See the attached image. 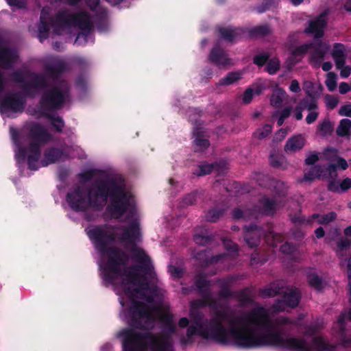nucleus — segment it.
<instances>
[{
  "instance_id": "4d7b16f0",
  "label": "nucleus",
  "mask_w": 351,
  "mask_h": 351,
  "mask_svg": "<svg viewBox=\"0 0 351 351\" xmlns=\"http://www.w3.org/2000/svg\"><path fill=\"white\" fill-rule=\"evenodd\" d=\"M318 130L324 135L330 134L333 130L331 123L329 120H324L318 126Z\"/></svg>"
},
{
  "instance_id": "58836bf2",
  "label": "nucleus",
  "mask_w": 351,
  "mask_h": 351,
  "mask_svg": "<svg viewBox=\"0 0 351 351\" xmlns=\"http://www.w3.org/2000/svg\"><path fill=\"white\" fill-rule=\"evenodd\" d=\"M242 73L240 72H229L227 75L219 80V84L221 86L231 85L241 79Z\"/></svg>"
},
{
  "instance_id": "774afa93",
  "label": "nucleus",
  "mask_w": 351,
  "mask_h": 351,
  "mask_svg": "<svg viewBox=\"0 0 351 351\" xmlns=\"http://www.w3.org/2000/svg\"><path fill=\"white\" fill-rule=\"evenodd\" d=\"M325 100L327 108L331 110L336 108L339 103L338 98L330 95H327L325 97Z\"/></svg>"
},
{
  "instance_id": "7ed1b4c3",
  "label": "nucleus",
  "mask_w": 351,
  "mask_h": 351,
  "mask_svg": "<svg viewBox=\"0 0 351 351\" xmlns=\"http://www.w3.org/2000/svg\"><path fill=\"white\" fill-rule=\"evenodd\" d=\"M125 213V221L135 215V197L125 177L111 169V219H119Z\"/></svg>"
},
{
  "instance_id": "473e14b6",
  "label": "nucleus",
  "mask_w": 351,
  "mask_h": 351,
  "mask_svg": "<svg viewBox=\"0 0 351 351\" xmlns=\"http://www.w3.org/2000/svg\"><path fill=\"white\" fill-rule=\"evenodd\" d=\"M306 97L302 98L300 101L298 105H300L304 110L306 109L309 111L317 109V101L314 93L311 90H306Z\"/></svg>"
},
{
  "instance_id": "2eb2a0df",
  "label": "nucleus",
  "mask_w": 351,
  "mask_h": 351,
  "mask_svg": "<svg viewBox=\"0 0 351 351\" xmlns=\"http://www.w3.org/2000/svg\"><path fill=\"white\" fill-rule=\"evenodd\" d=\"M282 293V299L276 300L273 304L272 308L275 312H282L286 306L294 308L298 306L301 294L298 289H292Z\"/></svg>"
},
{
  "instance_id": "aec40b11",
  "label": "nucleus",
  "mask_w": 351,
  "mask_h": 351,
  "mask_svg": "<svg viewBox=\"0 0 351 351\" xmlns=\"http://www.w3.org/2000/svg\"><path fill=\"white\" fill-rule=\"evenodd\" d=\"M208 60L218 66H227L231 64V59L228 57L225 50L218 44L212 48Z\"/></svg>"
},
{
  "instance_id": "e2e57ef3",
  "label": "nucleus",
  "mask_w": 351,
  "mask_h": 351,
  "mask_svg": "<svg viewBox=\"0 0 351 351\" xmlns=\"http://www.w3.org/2000/svg\"><path fill=\"white\" fill-rule=\"evenodd\" d=\"M11 77H12V81L16 83L24 84L23 86L27 84L25 82V75H24L23 73L20 70L14 71L11 74Z\"/></svg>"
},
{
  "instance_id": "f3484780",
  "label": "nucleus",
  "mask_w": 351,
  "mask_h": 351,
  "mask_svg": "<svg viewBox=\"0 0 351 351\" xmlns=\"http://www.w3.org/2000/svg\"><path fill=\"white\" fill-rule=\"evenodd\" d=\"M244 240L250 248L256 247L260 244L261 239L265 236L263 227L252 223L243 226Z\"/></svg>"
},
{
  "instance_id": "6e6d98bb",
  "label": "nucleus",
  "mask_w": 351,
  "mask_h": 351,
  "mask_svg": "<svg viewBox=\"0 0 351 351\" xmlns=\"http://www.w3.org/2000/svg\"><path fill=\"white\" fill-rule=\"evenodd\" d=\"M98 171L95 169H89L80 174V178L83 182H88L96 178Z\"/></svg>"
},
{
  "instance_id": "c9c22d12",
  "label": "nucleus",
  "mask_w": 351,
  "mask_h": 351,
  "mask_svg": "<svg viewBox=\"0 0 351 351\" xmlns=\"http://www.w3.org/2000/svg\"><path fill=\"white\" fill-rule=\"evenodd\" d=\"M47 119L50 120L51 125L53 128L55 132L58 133H62L65 126V123L63 119L60 116H55L50 113H44V115Z\"/></svg>"
},
{
  "instance_id": "b1692460",
  "label": "nucleus",
  "mask_w": 351,
  "mask_h": 351,
  "mask_svg": "<svg viewBox=\"0 0 351 351\" xmlns=\"http://www.w3.org/2000/svg\"><path fill=\"white\" fill-rule=\"evenodd\" d=\"M218 32L221 39L228 43H233L240 38L245 31L241 27H219Z\"/></svg>"
},
{
  "instance_id": "a18cd8bd",
  "label": "nucleus",
  "mask_w": 351,
  "mask_h": 351,
  "mask_svg": "<svg viewBox=\"0 0 351 351\" xmlns=\"http://www.w3.org/2000/svg\"><path fill=\"white\" fill-rule=\"evenodd\" d=\"M307 280L309 285L315 289L321 291L323 289L322 278L317 274L314 273L308 274L307 276Z\"/></svg>"
},
{
  "instance_id": "49530a36",
  "label": "nucleus",
  "mask_w": 351,
  "mask_h": 351,
  "mask_svg": "<svg viewBox=\"0 0 351 351\" xmlns=\"http://www.w3.org/2000/svg\"><path fill=\"white\" fill-rule=\"evenodd\" d=\"M195 145L200 148L201 150H204L210 146L208 139L204 138L203 134L200 132H197L194 134Z\"/></svg>"
},
{
  "instance_id": "2f4dec72",
  "label": "nucleus",
  "mask_w": 351,
  "mask_h": 351,
  "mask_svg": "<svg viewBox=\"0 0 351 351\" xmlns=\"http://www.w3.org/2000/svg\"><path fill=\"white\" fill-rule=\"evenodd\" d=\"M160 321L164 324L163 332L170 336L176 331V326L173 322V316L170 313H165L160 316Z\"/></svg>"
},
{
  "instance_id": "9b49d317",
  "label": "nucleus",
  "mask_w": 351,
  "mask_h": 351,
  "mask_svg": "<svg viewBox=\"0 0 351 351\" xmlns=\"http://www.w3.org/2000/svg\"><path fill=\"white\" fill-rule=\"evenodd\" d=\"M226 314L222 311H217L210 319H206L203 328L199 331V336L205 339H213L222 345L231 344V339L222 322Z\"/></svg>"
},
{
  "instance_id": "c85d7f7f",
  "label": "nucleus",
  "mask_w": 351,
  "mask_h": 351,
  "mask_svg": "<svg viewBox=\"0 0 351 351\" xmlns=\"http://www.w3.org/2000/svg\"><path fill=\"white\" fill-rule=\"evenodd\" d=\"M252 288L245 287L242 289L233 291L232 295L230 298L237 299L241 306H245L251 304L253 302L252 297Z\"/></svg>"
},
{
  "instance_id": "c03bdc74",
  "label": "nucleus",
  "mask_w": 351,
  "mask_h": 351,
  "mask_svg": "<svg viewBox=\"0 0 351 351\" xmlns=\"http://www.w3.org/2000/svg\"><path fill=\"white\" fill-rule=\"evenodd\" d=\"M314 48L313 43H304L296 47L291 52V58L298 57L302 59V56L307 53L309 49Z\"/></svg>"
},
{
  "instance_id": "a878e982",
  "label": "nucleus",
  "mask_w": 351,
  "mask_h": 351,
  "mask_svg": "<svg viewBox=\"0 0 351 351\" xmlns=\"http://www.w3.org/2000/svg\"><path fill=\"white\" fill-rule=\"evenodd\" d=\"M331 56L335 61L336 68H341L346 64V49L343 44L336 43L333 45Z\"/></svg>"
},
{
  "instance_id": "4c0bfd02",
  "label": "nucleus",
  "mask_w": 351,
  "mask_h": 351,
  "mask_svg": "<svg viewBox=\"0 0 351 351\" xmlns=\"http://www.w3.org/2000/svg\"><path fill=\"white\" fill-rule=\"evenodd\" d=\"M285 95L286 92L282 88L275 89L270 98L271 105L276 108L281 106Z\"/></svg>"
},
{
  "instance_id": "ea45409f",
  "label": "nucleus",
  "mask_w": 351,
  "mask_h": 351,
  "mask_svg": "<svg viewBox=\"0 0 351 351\" xmlns=\"http://www.w3.org/2000/svg\"><path fill=\"white\" fill-rule=\"evenodd\" d=\"M271 34V29L267 25H258L249 31V36L252 38L265 36Z\"/></svg>"
},
{
  "instance_id": "13d9d810",
  "label": "nucleus",
  "mask_w": 351,
  "mask_h": 351,
  "mask_svg": "<svg viewBox=\"0 0 351 351\" xmlns=\"http://www.w3.org/2000/svg\"><path fill=\"white\" fill-rule=\"evenodd\" d=\"M311 53V59L314 61H322L324 60L326 51L322 49L315 48Z\"/></svg>"
},
{
  "instance_id": "f03ea898",
  "label": "nucleus",
  "mask_w": 351,
  "mask_h": 351,
  "mask_svg": "<svg viewBox=\"0 0 351 351\" xmlns=\"http://www.w3.org/2000/svg\"><path fill=\"white\" fill-rule=\"evenodd\" d=\"M229 335L235 346L241 348H254L263 346H270L278 348H300L299 341L295 339H285L278 331L272 330L265 333L258 334L250 328L232 327L229 330Z\"/></svg>"
},
{
  "instance_id": "7c9ffc66",
  "label": "nucleus",
  "mask_w": 351,
  "mask_h": 351,
  "mask_svg": "<svg viewBox=\"0 0 351 351\" xmlns=\"http://www.w3.org/2000/svg\"><path fill=\"white\" fill-rule=\"evenodd\" d=\"M49 30V23L47 20V17H45L43 14V10H42L40 16V21L38 25V38L40 43H43L48 38Z\"/></svg>"
},
{
  "instance_id": "a211bd4d",
  "label": "nucleus",
  "mask_w": 351,
  "mask_h": 351,
  "mask_svg": "<svg viewBox=\"0 0 351 351\" xmlns=\"http://www.w3.org/2000/svg\"><path fill=\"white\" fill-rule=\"evenodd\" d=\"M134 286V287H126L125 291L130 298L144 300L149 303L154 301L153 296L147 293V291L149 289V283L146 278H144L141 281Z\"/></svg>"
},
{
  "instance_id": "412c9836",
  "label": "nucleus",
  "mask_w": 351,
  "mask_h": 351,
  "mask_svg": "<svg viewBox=\"0 0 351 351\" xmlns=\"http://www.w3.org/2000/svg\"><path fill=\"white\" fill-rule=\"evenodd\" d=\"M327 25L326 19L322 16H318L308 23V26L304 32L306 34H313L315 38H322L324 35V28Z\"/></svg>"
},
{
  "instance_id": "cd10ccee",
  "label": "nucleus",
  "mask_w": 351,
  "mask_h": 351,
  "mask_svg": "<svg viewBox=\"0 0 351 351\" xmlns=\"http://www.w3.org/2000/svg\"><path fill=\"white\" fill-rule=\"evenodd\" d=\"M267 319V312L262 306L252 309L247 316L248 322L256 326L263 325Z\"/></svg>"
},
{
  "instance_id": "72a5a7b5",
  "label": "nucleus",
  "mask_w": 351,
  "mask_h": 351,
  "mask_svg": "<svg viewBox=\"0 0 351 351\" xmlns=\"http://www.w3.org/2000/svg\"><path fill=\"white\" fill-rule=\"evenodd\" d=\"M220 164L218 162L214 163H204L198 165L196 169L193 171V174L196 176H204L210 174L213 171H219Z\"/></svg>"
},
{
  "instance_id": "8fccbe9b",
  "label": "nucleus",
  "mask_w": 351,
  "mask_h": 351,
  "mask_svg": "<svg viewBox=\"0 0 351 351\" xmlns=\"http://www.w3.org/2000/svg\"><path fill=\"white\" fill-rule=\"evenodd\" d=\"M325 84L329 91H334L337 87V75L334 72H329Z\"/></svg>"
},
{
  "instance_id": "37998d69",
  "label": "nucleus",
  "mask_w": 351,
  "mask_h": 351,
  "mask_svg": "<svg viewBox=\"0 0 351 351\" xmlns=\"http://www.w3.org/2000/svg\"><path fill=\"white\" fill-rule=\"evenodd\" d=\"M224 212L223 208H213L206 214V219L210 222H216L223 215Z\"/></svg>"
},
{
  "instance_id": "864d4df0",
  "label": "nucleus",
  "mask_w": 351,
  "mask_h": 351,
  "mask_svg": "<svg viewBox=\"0 0 351 351\" xmlns=\"http://www.w3.org/2000/svg\"><path fill=\"white\" fill-rule=\"evenodd\" d=\"M212 240L213 237L211 236L202 235L200 234H196L193 237L194 242L201 245H206L209 244Z\"/></svg>"
},
{
  "instance_id": "5701e85b",
  "label": "nucleus",
  "mask_w": 351,
  "mask_h": 351,
  "mask_svg": "<svg viewBox=\"0 0 351 351\" xmlns=\"http://www.w3.org/2000/svg\"><path fill=\"white\" fill-rule=\"evenodd\" d=\"M66 156L64 152L57 147H49L47 149L43 154V158L40 161L42 167H47L50 164H53Z\"/></svg>"
},
{
  "instance_id": "052dcab7",
  "label": "nucleus",
  "mask_w": 351,
  "mask_h": 351,
  "mask_svg": "<svg viewBox=\"0 0 351 351\" xmlns=\"http://www.w3.org/2000/svg\"><path fill=\"white\" fill-rule=\"evenodd\" d=\"M272 132V126L270 124H265L256 134L258 139H263L268 136Z\"/></svg>"
},
{
  "instance_id": "f704fd0d",
  "label": "nucleus",
  "mask_w": 351,
  "mask_h": 351,
  "mask_svg": "<svg viewBox=\"0 0 351 351\" xmlns=\"http://www.w3.org/2000/svg\"><path fill=\"white\" fill-rule=\"evenodd\" d=\"M281 289L282 287H280L278 283L272 282L268 287L264 289H261L259 293L263 298H271L281 294Z\"/></svg>"
},
{
  "instance_id": "c756f323",
  "label": "nucleus",
  "mask_w": 351,
  "mask_h": 351,
  "mask_svg": "<svg viewBox=\"0 0 351 351\" xmlns=\"http://www.w3.org/2000/svg\"><path fill=\"white\" fill-rule=\"evenodd\" d=\"M305 139L302 134L295 135L289 138L285 145V152H296L302 149Z\"/></svg>"
},
{
  "instance_id": "4468645a",
  "label": "nucleus",
  "mask_w": 351,
  "mask_h": 351,
  "mask_svg": "<svg viewBox=\"0 0 351 351\" xmlns=\"http://www.w3.org/2000/svg\"><path fill=\"white\" fill-rule=\"evenodd\" d=\"M121 232L119 234V239L122 243H126L130 245V252L133 254V247L141 249L136 245V241L141 237L140 226L137 220H133L128 226H121Z\"/></svg>"
},
{
  "instance_id": "bb28decb",
  "label": "nucleus",
  "mask_w": 351,
  "mask_h": 351,
  "mask_svg": "<svg viewBox=\"0 0 351 351\" xmlns=\"http://www.w3.org/2000/svg\"><path fill=\"white\" fill-rule=\"evenodd\" d=\"M258 203L259 206H256V208L254 210V214L256 211L265 215H272L275 213L277 206L276 200L263 197L259 200Z\"/></svg>"
},
{
  "instance_id": "3c124183",
  "label": "nucleus",
  "mask_w": 351,
  "mask_h": 351,
  "mask_svg": "<svg viewBox=\"0 0 351 351\" xmlns=\"http://www.w3.org/2000/svg\"><path fill=\"white\" fill-rule=\"evenodd\" d=\"M280 69V62L278 59H271L267 62L266 71L270 75H274Z\"/></svg>"
},
{
  "instance_id": "e433bc0d",
  "label": "nucleus",
  "mask_w": 351,
  "mask_h": 351,
  "mask_svg": "<svg viewBox=\"0 0 351 351\" xmlns=\"http://www.w3.org/2000/svg\"><path fill=\"white\" fill-rule=\"evenodd\" d=\"M189 316L193 324L196 325L199 327V332L203 328L204 324H205L206 319L204 314L193 307L190 310Z\"/></svg>"
},
{
  "instance_id": "4be33fe9",
  "label": "nucleus",
  "mask_w": 351,
  "mask_h": 351,
  "mask_svg": "<svg viewBox=\"0 0 351 351\" xmlns=\"http://www.w3.org/2000/svg\"><path fill=\"white\" fill-rule=\"evenodd\" d=\"M236 280L237 278L231 275L216 280L217 284L220 287L218 291V296L220 299L226 300L230 298L233 293V291L230 290V287Z\"/></svg>"
},
{
  "instance_id": "680f3d73",
  "label": "nucleus",
  "mask_w": 351,
  "mask_h": 351,
  "mask_svg": "<svg viewBox=\"0 0 351 351\" xmlns=\"http://www.w3.org/2000/svg\"><path fill=\"white\" fill-rule=\"evenodd\" d=\"M197 202V194L192 193L186 195L182 199V204L184 206L193 205Z\"/></svg>"
},
{
  "instance_id": "09e8293b",
  "label": "nucleus",
  "mask_w": 351,
  "mask_h": 351,
  "mask_svg": "<svg viewBox=\"0 0 351 351\" xmlns=\"http://www.w3.org/2000/svg\"><path fill=\"white\" fill-rule=\"evenodd\" d=\"M337 213L334 211L329 212L324 215H321L320 219L317 220L319 224L328 225L337 219Z\"/></svg>"
},
{
  "instance_id": "bf43d9fd",
  "label": "nucleus",
  "mask_w": 351,
  "mask_h": 351,
  "mask_svg": "<svg viewBox=\"0 0 351 351\" xmlns=\"http://www.w3.org/2000/svg\"><path fill=\"white\" fill-rule=\"evenodd\" d=\"M305 331L304 335L306 337H315V335L319 331V327L317 324H311L304 327Z\"/></svg>"
},
{
  "instance_id": "f257e3e1",
  "label": "nucleus",
  "mask_w": 351,
  "mask_h": 351,
  "mask_svg": "<svg viewBox=\"0 0 351 351\" xmlns=\"http://www.w3.org/2000/svg\"><path fill=\"white\" fill-rule=\"evenodd\" d=\"M110 176L105 179L97 178L86 193L84 188L77 185L69 189L66 200L71 210L75 212H84L89 208L101 211L106 206V216L110 212Z\"/></svg>"
},
{
  "instance_id": "338daca9",
  "label": "nucleus",
  "mask_w": 351,
  "mask_h": 351,
  "mask_svg": "<svg viewBox=\"0 0 351 351\" xmlns=\"http://www.w3.org/2000/svg\"><path fill=\"white\" fill-rule=\"evenodd\" d=\"M223 243L226 250L232 253H237L239 250L238 245L229 239H223Z\"/></svg>"
},
{
  "instance_id": "de8ad7c7",
  "label": "nucleus",
  "mask_w": 351,
  "mask_h": 351,
  "mask_svg": "<svg viewBox=\"0 0 351 351\" xmlns=\"http://www.w3.org/2000/svg\"><path fill=\"white\" fill-rule=\"evenodd\" d=\"M337 323L339 324V341L343 346V337L349 338L346 334V315L341 313L337 318Z\"/></svg>"
},
{
  "instance_id": "1a4fd4ad",
  "label": "nucleus",
  "mask_w": 351,
  "mask_h": 351,
  "mask_svg": "<svg viewBox=\"0 0 351 351\" xmlns=\"http://www.w3.org/2000/svg\"><path fill=\"white\" fill-rule=\"evenodd\" d=\"M132 260L138 262L139 264L125 267L121 269L120 272L116 273L120 275L122 282L125 291L126 287L135 285L141 281L144 276L140 274V271H143L145 274H148L153 268L150 258L146 254L143 249H137L133 247Z\"/></svg>"
},
{
  "instance_id": "a19ab883",
  "label": "nucleus",
  "mask_w": 351,
  "mask_h": 351,
  "mask_svg": "<svg viewBox=\"0 0 351 351\" xmlns=\"http://www.w3.org/2000/svg\"><path fill=\"white\" fill-rule=\"evenodd\" d=\"M256 206H254L252 209L243 210L240 208H234L232 211V217L234 219H250L254 216V210Z\"/></svg>"
},
{
  "instance_id": "5fc2aeb1",
  "label": "nucleus",
  "mask_w": 351,
  "mask_h": 351,
  "mask_svg": "<svg viewBox=\"0 0 351 351\" xmlns=\"http://www.w3.org/2000/svg\"><path fill=\"white\" fill-rule=\"evenodd\" d=\"M296 250L297 247L295 244L287 241L281 245L280 247V252L285 254H292L296 251Z\"/></svg>"
},
{
  "instance_id": "603ef678",
  "label": "nucleus",
  "mask_w": 351,
  "mask_h": 351,
  "mask_svg": "<svg viewBox=\"0 0 351 351\" xmlns=\"http://www.w3.org/2000/svg\"><path fill=\"white\" fill-rule=\"evenodd\" d=\"M269 59V54L267 53H259L253 58V63L258 66H263Z\"/></svg>"
},
{
  "instance_id": "20e7f679",
  "label": "nucleus",
  "mask_w": 351,
  "mask_h": 351,
  "mask_svg": "<svg viewBox=\"0 0 351 351\" xmlns=\"http://www.w3.org/2000/svg\"><path fill=\"white\" fill-rule=\"evenodd\" d=\"M32 80L23 86L24 92H10L6 93L0 101V113L8 117L13 114H21L26 106V97H34L33 90L45 88L48 84L45 75L36 73H29Z\"/></svg>"
},
{
  "instance_id": "69168bd1",
  "label": "nucleus",
  "mask_w": 351,
  "mask_h": 351,
  "mask_svg": "<svg viewBox=\"0 0 351 351\" xmlns=\"http://www.w3.org/2000/svg\"><path fill=\"white\" fill-rule=\"evenodd\" d=\"M341 235V230L337 227L330 228L327 233L326 239L334 241Z\"/></svg>"
},
{
  "instance_id": "6e6552de",
  "label": "nucleus",
  "mask_w": 351,
  "mask_h": 351,
  "mask_svg": "<svg viewBox=\"0 0 351 351\" xmlns=\"http://www.w3.org/2000/svg\"><path fill=\"white\" fill-rule=\"evenodd\" d=\"M50 25L55 30H63L70 27H77L82 32L78 34L76 40L80 36H86L93 29V22L90 14L86 11H80L71 13L68 10H64L56 13L50 20Z\"/></svg>"
},
{
  "instance_id": "9d476101",
  "label": "nucleus",
  "mask_w": 351,
  "mask_h": 351,
  "mask_svg": "<svg viewBox=\"0 0 351 351\" xmlns=\"http://www.w3.org/2000/svg\"><path fill=\"white\" fill-rule=\"evenodd\" d=\"M70 96V88L66 82H63L60 86H53L45 90L39 99L40 113H48L61 109Z\"/></svg>"
},
{
  "instance_id": "0e129e2a",
  "label": "nucleus",
  "mask_w": 351,
  "mask_h": 351,
  "mask_svg": "<svg viewBox=\"0 0 351 351\" xmlns=\"http://www.w3.org/2000/svg\"><path fill=\"white\" fill-rule=\"evenodd\" d=\"M274 3V0H266L262 4L256 6L255 10L258 14H262L269 10Z\"/></svg>"
},
{
  "instance_id": "f8f14e48",
  "label": "nucleus",
  "mask_w": 351,
  "mask_h": 351,
  "mask_svg": "<svg viewBox=\"0 0 351 351\" xmlns=\"http://www.w3.org/2000/svg\"><path fill=\"white\" fill-rule=\"evenodd\" d=\"M156 307H150L142 302H134L130 308L132 314L130 325L132 327L137 329H145L146 326L142 323V319L154 322L153 312Z\"/></svg>"
},
{
  "instance_id": "79ce46f5",
  "label": "nucleus",
  "mask_w": 351,
  "mask_h": 351,
  "mask_svg": "<svg viewBox=\"0 0 351 351\" xmlns=\"http://www.w3.org/2000/svg\"><path fill=\"white\" fill-rule=\"evenodd\" d=\"M351 128V121L348 119L341 120L339 125L337 128L336 133L339 136H346L349 134Z\"/></svg>"
},
{
  "instance_id": "39448f33",
  "label": "nucleus",
  "mask_w": 351,
  "mask_h": 351,
  "mask_svg": "<svg viewBox=\"0 0 351 351\" xmlns=\"http://www.w3.org/2000/svg\"><path fill=\"white\" fill-rule=\"evenodd\" d=\"M86 235L99 254L97 261L103 285L110 286V225H92L85 228Z\"/></svg>"
},
{
  "instance_id": "423d86ee",
  "label": "nucleus",
  "mask_w": 351,
  "mask_h": 351,
  "mask_svg": "<svg viewBox=\"0 0 351 351\" xmlns=\"http://www.w3.org/2000/svg\"><path fill=\"white\" fill-rule=\"evenodd\" d=\"M27 136L31 141L28 147H24L19 143L15 156L19 162H23L29 152L27 158L28 169L36 171L38 169V162L41 155V146L49 142L52 135L40 123L33 122L29 125Z\"/></svg>"
},
{
  "instance_id": "dca6fc26",
  "label": "nucleus",
  "mask_w": 351,
  "mask_h": 351,
  "mask_svg": "<svg viewBox=\"0 0 351 351\" xmlns=\"http://www.w3.org/2000/svg\"><path fill=\"white\" fill-rule=\"evenodd\" d=\"M195 285L198 291L202 295L203 299L199 300L193 304L197 306H204L213 302V300L210 294V281L202 274H197L195 276Z\"/></svg>"
},
{
  "instance_id": "0eeeda50",
  "label": "nucleus",
  "mask_w": 351,
  "mask_h": 351,
  "mask_svg": "<svg viewBox=\"0 0 351 351\" xmlns=\"http://www.w3.org/2000/svg\"><path fill=\"white\" fill-rule=\"evenodd\" d=\"M123 337V351H173L171 343L150 332H137L124 329L119 334Z\"/></svg>"
},
{
  "instance_id": "393cba45",
  "label": "nucleus",
  "mask_w": 351,
  "mask_h": 351,
  "mask_svg": "<svg viewBox=\"0 0 351 351\" xmlns=\"http://www.w3.org/2000/svg\"><path fill=\"white\" fill-rule=\"evenodd\" d=\"M66 69V65L62 60H57L45 66L46 75L51 79H58Z\"/></svg>"
},
{
  "instance_id": "6ab92c4d",
  "label": "nucleus",
  "mask_w": 351,
  "mask_h": 351,
  "mask_svg": "<svg viewBox=\"0 0 351 351\" xmlns=\"http://www.w3.org/2000/svg\"><path fill=\"white\" fill-rule=\"evenodd\" d=\"M129 256L125 252L111 245V275L121 271V265H125Z\"/></svg>"
},
{
  "instance_id": "ddd939ff",
  "label": "nucleus",
  "mask_w": 351,
  "mask_h": 351,
  "mask_svg": "<svg viewBox=\"0 0 351 351\" xmlns=\"http://www.w3.org/2000/svg\"><path fill=\"white\" fill-rule=\"evenodd\" d=\"M289 339H298L300 348H282L291 351H335L336 346L326 342L321 336L313 337L311 339V345L303 338L289 337Z\"/></svg>"
}]
</instances>
